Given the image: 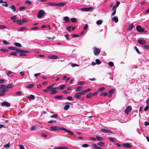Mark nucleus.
<instances>
[{"instance_id": "nucleus-33", "label": "nucleus", "mask_w": 149, "mask_h": 149, "mask_svg": "<svg viewBox=\"0 0 149 149\" xmlns=\"http://www.w3.org/2000/svg\"><path fill=\"white\" fill-rule=\"evenodd\" d=\"M69 19V18L67 16H66L63 18V20L65 21V22H68V20Z\"/></svg>"}, {"instance_id": "nucleus-26", "label": "nucleus", "mask_w": 149, "mask_h": 149, "mask_svg": "<svg viewBox=\"0 0 149 149\" xmlns=\"http://www.w3.org/2000/svg\"><path fill=\"white\" fill-rule=\"evenodd\" d=\"M96 138H97V140L98 141H103L104 140V139L103 138L97 136H96Z\"/></svg>"}, {"instance_id": "nucleus-35", "label": "nucleus", "mask_w": 149, "mask_h": 149, "mask_svg": "<svg viewBox=\"0 0 149 149\" xmlns=\"http://www.w3.org/2000/svg\"><path fill=\"white\" fill-rule=\"evenodd\" d=\"M70 107V105L69 104L65 105L64 107V109L65 110H67Z\"/></svg>"}, {"instance_id": "nucleus-50", "label": "nucleus", "mask_w": 149, "mask_h": 149, "mask_svg": "<svg viewBox=\"0 0 149 149\" xmlns=\"http://www.w3.org/2000/svg\"><path fill=\"white\" fill-rule=\"evenodd\" d=\"M98 144L100 146H103L104 144V143L103 142H100L98 143Z\"/></svg>"}, {"instance_id": "nucleus-15", "label": "nucleus", "mask_w": 149, "mask_h": 149, "mask_svg": "<svg viewBox=\"0 0 149 149\" xmlns=\"http://www.w3.org/2000/svg\"><path fill=\"white\" fill-rule=\"evenodd\" d=\"M57 88V87H55L53 88L52 90H51V92L50 93V94L52 95L57 93V91H56V90Z\"/></svg>"}, {"instance_id": "nucleus-54", "label": "nucleus", "mask_w": 149, "mask_h": 149, "mask_svg": "<svg viewBox=\"0 0 149 149\" xmlns=\"http://www.w3.org/2000/svg\"><path fill=\"white\" fill-rule=\"evenodd\" d=\"M6 28V26L4 25H0V29H5Z\"/></svg>"}, {"instance_id": "nucleus-13", "label": "nucleus", "mask_w": 149, "mask_h": 149, "mask_svg": "<svg viewBox=\"0 0 149 149\" xmlns=\"http://www.w3.org/2000/svg\"><path fill=\"white\" fill-rule=\"evenodd\" d=\"M47 58L49 59H57L58 58V56L54 55H50L48 56Z\"/></svg>"}, {"instance_id": "nucleus-40", "label": "nucleus", "mask_w": 149, "mask_h": 149, "mask_svg": "<svg viewBox=\"0 0 149 149\" xmlns=\"http://www.w3.org/2000/svg\"><path fill=\"white\" fill-rule=\"evenodd\" d=\"M107 95V94L106 92L102 93L100 94V96H106Z\"/></svg>"}, {"instance_id": "nucleus-51", "label": "nucleus", "mask_w": 149, "mask_h": 149, "mask_svg": "<svg viewBox=\"0 0 149 149\" xmlns=\"http://www.w3.org/2000/svg\"><path fill=\"white\" fill-rule=\"evenodd\" d=\"M96 63V64H99L101 63V61H100L99 59H96L95 61Z\"/></svg>"}, {"instance_id": "nucleus-21", "label": "nucleus", "mask_w": 149, "mask_h": 149, "mask_svg": "<svg viewBox=\"0 0 149 149\" xmlns=\"http://www.w3.org/2000/svg\"><path fill=\"white\" fill-rule=\"evenodd\" d=\"M19 52H21L22 53H28L29 52V51L24 50L21 49V50H19Z\"/></svg>"}, {"instance_id": "nucleus-23", "label": "nucleus", "mask_w": 149, "mask_h": 149, "mask_svg": "<svg viewBox=\"0 0 149 149\" xmlns=\"http://www.w3.org/2000/svg\"><path fill=\"white\" fill-rule=\"evenodd\" d=\"M112 20L114 21L116 23H117L118 21V19L117 17H114L112 18Z\"/></svg>"}, {"instance_id": "nucleus-20", "label": "nucleus", "mask_w": 149, "mask_h": 149, "mask_svg": "<svg viewBox=\"0 0 149 149\" xmlns=\"http://www.w3.org/2000/svg\"><path fill=\"white\" fill-rule=\"evenodd\" d=\"M83 88V87L81 86H79L76 87L75 88V90L77 91H80Z\"/></svg>"}, {"instance_id": "nucleus-48", "label": "nucleus", "mask_w": 149, "mask_h": 149, "mask_svg": "<svg viewBox=\"0 0 149 149\" xmlns=\"http://www.w3.org/2000/svg\"><path fill=\"white\" fill-rule=\"evenodd\" d=\"M92 96V93H89L87 95L86 97L87 98H90Z\"/></svg>"}, {"instance_id": "nucleus-30", "label": "nucleus", "mask_w": 149, "mask_h": 149, "mask_svg": "<svg viewBox=\"0 0 149 149\" xmlns=\"http://www.w3.org/2000/svg\"><path fill=\"white\" fill-rule=\"evenodd\" d=\"M66 86L65 85H62L61 86H60L58 87V88L60 90H62L64 89V88Z\"/></svg>"}, {"instance_id": "nucleus-56", "label": "nucleus", "mask_w": 149, "mask_h": 149, "mask_svg": "<svg viewBox=\"0 0 149 149\" xmlns=\"http://www.w3.org/2000/svg\"><path fill=\"white\" fill-rule=\"evenodd\" d=\"M26 8L24 6H22L20 7L19 8V10L20 11H22L23 9H26Z\"/></svg>"}, {"instance_id": "nucleus-28", "label": "nucleus", "mask_w": 149, "mask_h": 149, "mask_svg": "<svg viewBox=\"0 0 149 149\" xmlns=\"http://www.w3.org/2000/svg\"><path fill=\"white\" fill-rule=\"evenodd\" d=\"M48 4L49 5L51 6H56V3H54L53 2H49L48 3Z\"/></svg>"}, {"instance_id": "nucleus-8", "label": "nucleus", "mask_w": 149, "mask_h": 149, "mask_svg": "<svg viewBox=\"0 0 149 149\" xmlns=\"http://www.w3.org/2000/svg\"><path fill=\"white\" fill-rule=\"evenodd\" d=\"M136 28L137 31L139 32H144L145 33L146 32V31H145L143 29L141 28L140 26L137 25Z\"/></svg>"}, {"instance_id": "nucleus-16", "label": "nucleus", "mask_w": 149, "mask_h": 149, "mask_svg": "<svg viewBox=\"0 0 149 149\" xmlns=\"http://www.w3.org/2000/svg\"><path fill=\"white\" fill-rule=\"evenodd\" d=\"M63 130L65 132H66L69 133V134H70L72 135H73L74 134V133L68 130L67 129L65 128L64 127V128H63Z\"/></svg>"}, {"instance_id": "nucleus-62", "label": "nucleus", "mask_w": 149, "mask_h": 149, "mask_svg": "<svg viewBox=\"0 0 149 149\" xmlns=\"http://www.w3.org/2000/svg\"><path fill=\"white\" fill-rule=\"evenodd\" d=\"M6 148H9L10 147V145L9 143H8L4 146Z\"/></svg>"}, {"instance_id": "nucleus-1", "label": "nucleus", "mask_w": 149, "mask_h": 149, "mask_svg": "<svg viewBox=\"0 0 149 149\" xmlns=\"http://www.w3.org/2000/svg\"><path fill=\"white\" fill-rule=\"evenodd\" d=\"M5 86V85L3 84L0 85V89H2V90H0V96L3 95L5 93L8 91V89L7 88H4Z\"/></svg>"}, {"instance_id": "nucleus-63", "label": "nucleus", "mask_w": 149, "mask_h": 149, "mask_svg": "<svg viewBox=\"0 0 149 149\" xmlns=\"http://www.w3.org/2000/svg\"><path fill=\"white\" fill-rule=\"evenodd\" d=\"M148 106L149 105H147V106L145 107L144 109V110L145 111H147L149 109V107Z\"/></svg>"}, {"instance_id": "nucleus-2", "label": "nucleus", "mask_w": 149, "mask_h": 149, "mask_svg": "<svg viewBox=\"0 0 149 149\" xmlns=\"http://www.w3.org/2000/svg\"><path fill=\"white\" fill-rule=\"evenodd\" d=\"M63 128H64V127H60L57 126H51L50 127L49 130L52 131H58L60 130H63Z\"/></svg>"}, {"instance_id": "nucleus-39", "label": "nucleus", "mask_w": 149, "mask_h": 149, "mask_svg": "<svg viewBox=\"0 0 149 149\" xmlns=\"http://www.w3.org/2000/svg\"><path fill=\"white\" fill-rule=\"evenodd\" d=\"M85 84V82L84 81H81L79 82H78L77 84L78 85L81 86L82 85L84 84Z\"/></svg>"}, {"instance_id": "nucleus-25", "label": "nucleus", "mask_w": 149, "mask_h": 149, "mask_svg": "<svg viewBox=\"0 0 149 149\" xmlns=\"http://www.w3.org/2000/svg\"><path fill=\"white\" fill-rule=\"evenodd\" d=\"M12 84H9L7 86L5 85V86L4 87V88H7V89L8 90V88H11L12 87Z\"/></svg>"}, {"instance_id": "nucleus-7", "label": "nucleus", "mask_w": 149, "mask_h": 149, "mask_svg": "<svg viewBox=\"0 0 149 149\" xmlns=\"http://www.w3.org/2000/svg\"><path fill=\"white\" fill-rule=\"evenodd\" d=\"M93 9V7H91L89 8H84L80 9V10L83 11H88Z\"/></svg>"}, {"instance_id": "nucleus-38", "label": "nucleus", "mask_w": 149, "mask_h": 149, "mask_svg": "<svg viewBox=\"0 0 149 149\" xmlns=\"http://www.w3.org/2000/svg\"><path fill=\"white\" fill-rule=\"evenodd\" d=\"M34 86L33 84H30L26 86V87L28 88H33Z\"/></svg>"}, {"instance_id": "nucleus-53", "label": "nucleus", "mask_w": 149, "mask_h": 149, "mask_svg": "<svg viewBox=\"0 0 149 149\" xmlns=\"http://www.w3.org/2000/svg\"><path fill=\"white\" fill-rule=\"evenodd\" d=\"M105 89V88L104 87H102L100 88H99L98 89V91L100 92L101 91Z\"/></svg>"}, {"instance_id": "nucleus-22", "label": "nucleus", "mask_w": 149, "mask_h": 149, "mask_svg": "<svg viewBox=\"0 0 149 149\" xmlns=\"http://www.w3.org/2000/svg\"><path fill=\"white\" fill-rule=\"evenodd\" d=\"M134 27V25L133 24L131 23L128 26V30H130L132 29Z\"/></svg>"}, {"instance_id": "nucleus-58", "label": "nucleus", "mask_w": 149, "mask_h": 149, "mask_svg": "<svg viewBox=\"0 0 149 149\" xmlns=\"http://www.w3.org/2000/svg\"><path fill=\"white\" fill-rule=\"evenodd\" d=\"M25 3L30 5L31 3V2L29 0H26L25 1Z\"/></svg>"}, {"instance_id": "nucleus-24", "label": "nucleus", "mask_w": 149, "mask_h": 149, "mask_svg": "<svg viewBox=\"0 0 149 149\" xmlns=\"http://www.w3.org/2000/svg\"><path fill=\"white\" fill-rule=\"evenodd\" d=\"M10 8L13 12H14L16 10V7L15 5H12L11 6Z\"/></svg>"}, {"instance_id": "nucleus-5", "label": "nucleus", "mask_w": 149, "mask_h": 149, "mask_svg": "<svg viewBox=\"0 0 149 149\" xmlns=\"http://www.w3.org/2000/svg\"><path fill=\"white\" fill-rule=\"evenodd\" d=\"M100 49H98L96 47H94V54L96 56L98 55L100 53Z\"/></svg>"}, {"instance_id": "nucleus-17", "label": "nucleus", "mask_w": 149, "mask_h": 149, "mask_svg": "<svg viewBox=\"0 0 149 149\" xmlns=\"http://www.w3.org/2000/svg\"><path fill=\"white\" fill-rule=\"evenodd\" d=\"M92 146L93 149H102L100 147L97 146L95 143H93L92 144Z\"/></svg>"}, {"instance_id": "nucleus-14", "label": "nucleus", "mask_w": 149, "mask_h": 149, "mask_svg": "<svg viewBox=\"0 0 149 149\" xmlns=\"http://www.w3.org/2000/svg\"><path fill=\"white\" fill-rule=\"evenodd\" d=\"M138 42L141 45L146 44V41L143 39H140L138 40Z\"/></svg>"}, {"instance_id": "nucleus-49", "label": "nucleus", "mask_w": 149, "mask_h": 149, "mask_svg": "<svg viewBox=\"0 0 149 149\" xmlns=\"http://www.w3.org/2000/svg\"><path fill=\"white\" fill-rule=\"evenodd\" d=\"M3 4H2V6L5 7H7L8 6V5L6 2L4 1L3 3Z\"/></svg>"}, {"instance_id": "nucleus-43", "label": "nucleus", "mask_w": 149, "mask_h": 149, "mask_svg": "<svg viewBox=\"0 0 149 149\" xmlns=\"http://www.w3.org/2000/svg\"><path fill=\"white\" fill-rule=\"evenodd\" d=\"M17 23L19 25H22V24L23 22L21 20H17Z\"/></svg>"}, {"instance_id": "nucleus-61", "label": "nucleus", "mask_w": 149, "mask_h": 149, "mask_svg": "<svg viewBox=\"0 0 149 149\" xmlns=\"http://www.w3.org/2000/svg\"><path fill=\"white\" fill-rule=\"evenodd\" d=\"M89 146V145L86 144H84L82 145V146L84 147V148H86L88 147Z\"/></svg>"}, {"instance_id": "nucleus-4", "label": "nucleus", "mask_w": 149, "mask_h": 149, "mask_svg": "<svg viewBox=\"0 0 149 149\" xmlns=\"http://www.w3.org/2000/svg\"><path fill=\"white\" fill-rule=\"evenodd\" d=\"M84 95V93L82 91L81 92H79L76 93L74 95V97L75 98H77V99H78L81 95Z\"/></svg>"}, {"instance_id": "nucleus-44", "label": "nucleus", "mask_w": 149, "mask_h": 149, "mask_svg": "<svg viewBox=\"0 0 149 149\" xmlns=\"http://www.w3.org/2000/svg\"><path fill=\"white\" fill-rule=\"evenodd\" d=\"M91 89L90 88H88L84 91H82L84 93V94L86 92H87L90 91H91Z\"/></svg>"}, {"instance_id": "nucleus-34", "label": "nucleus", "mask_w": 149, "mask_h": 149, "mask_svg": "<svg viewBox=\"0 0 149 149\" xmlns=\"http://www.w3.org/2000/svg\"><path fill=\"white\" fill-rule=\"evenodd\" d=\"M120 4V2H119V1H117L116 2V5L113 6V8H116L118 7Z\"/></svg>"}, {"instance_id": "nucleus-18", "label": "nucleus", "mask_w": 149, "mask_h": 149, "mask_svg": "<svg viewBox=\"0 0 149 149\" xmlns=\"http://www.w3.org/2000/svg\"><path fill=\"white\" fill-rule=\"evenodd\" d=\"M123 146L125 148H131L132 146L129 143H124L123 144Z\"/></svg>"}, {"instance_id": "nucleus-46", "label": "nucleus", "mask_w": 149, "mask_h": 149, "mask_svg": "<svg viewBox=\"0 0 149 149\" xmlns=\"http://www.w3.org/2000/svg\"><path fill=\"white\" fill-rule=\"evenodd\" d=\"M102 21L101 20H98L96 22V24L97 25H100L102 24Z\"/></svg>"}, {"instance_id": "nucleus-59", "label": "nucleus", "mask_w": 149, "mask_h": 149, "mask_svg": "<svg viewBox=\"0 0 149 149\" xmlns=\"http://www.w3.org/2000/svg\"><path fill=\"white\" fill-rule=\"evenodd\" d=\"M48 123H56V120H52L49 121Z\"/></svg>"}, {"instance_id": "nucleus-55", "label": "nucleus", "mask_w": 149, "mask_h": 149, "mask_svg": "<svg viewBox=\"0 0 149 149\" xmlns=\"http://www.w3.org/2000/svg\"><path fill=\"white\" fill-rule=\"evenodd\" d=\"M17 54V53L16 52H12L10 53V55H11L16 56Z\"/></svg>"}, {"instance_id": "nucleus-47", "label": "nucleus", "mask_w": 149, "mask_h": 149, "mask_svg": "<svg viewBox=\"0 0 149 149\" xmlns=\"http://www.w3.org/2000/svg\"><path fill=\"white\" fill-rule=\"evenodd\" d=\"M3 42L5 45H9L10 44V43L6 41V40H3Z\"/></svg>"}, {"instance_id": "nucleus-57", "label": "nucleus", "mask_w": 149, "mask_h": 149, "mask_svg": "<svg viewBox=\"0 0 149 149\" xmlns=\"http://www.w3.org/2000/svg\"><path fill=\"white\" fill-rule=\"evenodd\" d=\"M108 64L110 66H113L114 65L113 63L112 62H109Z\"/></svg>"}, {"instance_id": "nucleus-64", "label": "nucleus", "mask_w": 149, "mask_h": 149, "mask_svg": "<svg viewBox=\"0 0 149 149\" xmlns=\"http://www.w3.org/2000/svg\"><path fill=\"white\" fill-rule=\"evenodd\" d=\"M19 149H24V147L23 145H20L19 146Z\"/></svg>"}, {"instance_id": "nucleus-45", "label": "nucleus", "mask_w": 149, "mask_h": 149, "mask_svg": "<svg viewBox=\"0 0 149 149\" xmlns=\"http://www.w3.org/2000/svg\"><path fill=\"white\" fill-rule=\"evenodd\" d=\"M143 48L145 49H149V45H145L143 46Z\"/></svg>"}, {"instance_id": "nucleus-3", "label": "nucleus", "mask_w": 149, "mask_h": 149, "mask_svg": "<svg viewBox=\"0 0 149 149\" xmlns=\"http://www.w3.org/2000/svg\"><path fill=\"white\" fill-rule=\"evenodd\" d=\"M45 12L43 10H40L39 12L38 15V18H40L42 17L43 15L45 14Z\"/></svg>"}, {"instance_id": "nucleus-12", "label": "nucleus", "mask_w": 149, "mask_h": 149, "mask_svg": "<svg viewBox=\"0 0 149 149\" xmlns=\"http://www.w3.org/2000/svg\"><path fill=\"white\" fill-rule=\"evenodd\" d=\"M1 105L2 106H5L7 107H9L10 106V104L8 102L6 101H4L1 103Z\"/></svg>"}, {"instance_id": "nucleus-31", "label": "nucleus", "mask_w": 149, "mask_h": 149, "mask_svg": "<svg viewBox=\"0 0 149 149\" xmlns=\"http://www.w3.org/2000/svg\"><path fill=\"white\" fill-rule=\"evenodd\" d=\"M10 19L11 20H13V22H16V15H14L13 17H10Z\"/></svg>"}, {"instance_id": "nucleus-27", "label": "nucleus", "mask_w": 149, "mask_h": 149, "mask_svg": "<svg viewBox=\"0 0 149 149\" xmlns=\"http://www.w3.org/2000/svg\"><path fill=\"white\" fill-rule=\"evenodd\" d=\"M63 98L62 95H56L54 97V98L56 99H61Z\"/></svg>"}, {"instance_id": "nucleus-36", "label": "nucleus", "mask_w": 149, "mask_h": 149, "mask_svg": "<svg viewBox=\"0 0 149 149\" xmlns=\"http://www.w3.org/2000/svg\"><path fill=\"white\" fill-rule=\"evenodd\" d=\"M115 91V90L114 89H112L110 90H109L108 91V93L109 94H113Z\"/></svg>"}, {"instance_id": "nucleus-60", "label": "nucleus", "mask_w": 149, "mask_h": 149, "mask_svg": "<svg viewBox=\"0 0 149 149\" xmlns=\"http://www.w3.org/2000/svg\"><path fill=\"white\" fill-rule=\"evenodd\" d=\"M29 98L32 99L34 100L35 99V97L34 95H31L30 96Z\"/></svg>"}, {"instance_id": "nucleus-32", "label": "nucleus", "mask_w": 149, "mask_h": 149, "mask_svg": "<svg viewBox=\"0 0 149 149\" xmlns=\"http://www.w3.org/2000/svg\"><path fill=\"white\" fill-rule=\"evenodd\" d=\"M25 30L26 29V27H21V28H19L18 29V31H22L23 30H25Z\"/></svg>"}, {"instance_id": "nucleus-52", "label": "nucleus", "mask_w": 149, "mask_h": 149, "mask_svg": "<svg viewBox=\"0 0 149 149\" xmlns=\"http://www.w3.org/2000/svg\"><path fill=\"white\" fill-rule=\"evenodd\" d=\"M0 50L3 52H6L8 51V49H1Z\"/></svg>"}, {"instance_id": "nucleus-37", "label": "nucleus", "mask_w": 149, "mask_h": 149, "mask_svg": "<svg viewBox=\"0 0 149 149\" xmlns=\"http://www.w3.org/2000/svg\"><path fill=\"white\" fill-rule=\"evenodd\" d=\"M109 139L110 141L112 142H114L116 141L115 139L114 138L111 137H109Z\"/></svg>"}, {"instance_id": "nucleus-9", "label": "nucleus", "mask_w": 149, "mask_h": 149, "mask_svg": "<svg viewBox=\"0 0 149 149\" xmlns=\"http://www.w3.org/2000/svg\"><path fill=\"white\" fill-rule=\"evenodd\" d=\"M132 109V107L131 106H128L127 107L125 110V112L126 114H128L129 112L131 111Z\"/></svg>"}, {"instance_id": "nucleus-41", "label": "nucleus", "mask_w": 149, "mask_h": 149, "mask_svg": "<svg viewBox=\"0 0 149 149\" xmlns=\"http://www.w3.org/2000/svg\"><path fill=\"white\" fill-rule=\"evenodd\" d=\"M14 45L18 47H21L22 46L21 44L18 42H15L14 44Z\"/></svg>"}, {"instance_id": "nucleus-11", "label": "nucleus", "mask_w": 149, "mask_h": 149, "mask_svg": "<svg viewBox=\"0 0 149 149\" xmlns=\"http://www.w3.org/2000/svg\"><path fill=\"white\" fill-rule=\"evenodd\" d=\"M100 131L101 132H104L105 133H108L109 132L111 133H112V132L110 131V130L105 128L101 129L100 130Z\"/></svg>"}, {"instance_id": "nucleus-42", "label": "nucleus", "mask_w": 149, "mask_h": 149, "mask_svg": "<svg viewBox=\"0 0 149 149\" xmlns=\"http://www.w3.org/2000/svg\"><path fill=\"white\" fill-rule=\"evenodd\" d=\"M58 115L57 114H55L52 115H51L50 116V117L51 118H56L58 116Z\"/></svg>"}, {"instance_id": "nucleus-6", "label": "nucleus", "mask_w": 149, "mask_h": 149, "mask_svg": "<svg viewBox=\"0 0 149 149\" xmlns=\"http://www.w3.org/2000/svg\"><path fill=\"white\" fill-rule=\"evenodd\" d=\"M42 127L38 125H36L35 126H33L31 128V130H37L40 129Z\"/></svg>"}, {"instance_id": "nucleus-29", "label": "nucleus", "mask_w": 149, "mask_h": 149, "mask_svg": "<svg viewBox=\"0 0 149 149\" xmlns=\"http://www.w3.org/2000/svg\"><path fill=\"white\" fill-rule=\"evenodd\" d=\"M71 21L73 23H75L77 22V20L76 18H71L70 19Z\"/></svg>"}, {"instance_id": "nucleus-19", "label": "nucleus", "mask_w": 149, "mask_h": 149, "mask_svg": "<svg viewBox=\"0 0 149 149\" xmlns=\"http://www.w3.org/2000/svg\"><path fill=\"white\" fill-rule=\"evenodd\" d=\"M65 3L64 2H62L56 3V6H61L65 5Z\"/></svg>"}, {"instance_id": "nucleus-10", "label": "nucleus", "mask_w": 149, "mask_h": 149, "mask_svg": "<svg viewBox=\"0 0 149 149\" xmlns=\"http://www.w3.org/2000/svg\"><path fill=\"white\" fill-rule=\"evenodd\" d=\"M113 4L112 3H111L110 5V6L111 8H112V15L113 16H114L116 14V8H113Z\"/></svg>"}]
</instances>
